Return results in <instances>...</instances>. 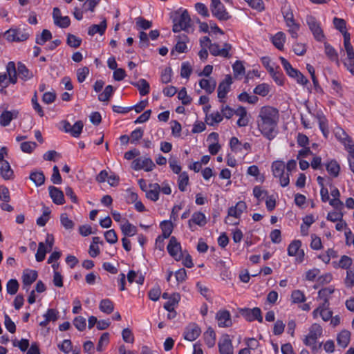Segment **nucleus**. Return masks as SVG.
Segmentation results:
<instances>
[{"instance_id": "1", "label": "nucleus", "mask_w": 354, "mask_h": 354, "mask_svg": "<svg viewBox=\"0 0 354 354\" xmlns=\"http://www.w3.org/2000/svg\"><path fill=\"white\" fill-rule=\"evenodd\" d=\"M280 120L279 110L272 106H262L257 115V129L267 140H274L279 133L278 125Z\"/></svg>"}, {"instance_id": "2", "label": "nucleus", "mask_w": 354, "mask_h": 354, "mask_svg": "<svg viewBox=\"0 0 354 354\" xmlns=\"http://www.w3.org/2000/svg\"><path fill=\"white\" fill-rule=\"evenodd\" d=\"M173 31L179 32L182 30L189 32L191 28V18L187 10H179L174 13L173 18Z\"/></svg>"}, {"instance_id": "3", "label": "nucleus", "mask_w": 354, "mask_h": 354, "mask_svg": "<svg viewBox=\"0 0 354 354\" xmlns=\"http://www.w3.org/2000/svg\"><path fill=\"white\" fill-rule=\"evenodd\" d=\"M286 165L282 160H275L272 163L271 169L274 178H278L281 186L285 187L290 183L288 172H285Z\"/></svg>"}, {"instance_id": "4", "label": "nucleus", "mask_w": 354, "mask_h": 354, "mask_svg": "<svg viewBox=\"0 0 354 354\" xmlns=\"http://www.w3.org/2000/svg\"><path fill=\"white\" fill-rule=\"evenodd\" d=\"M282 14L288 32L292 38L297 39L298 37V31L299 30L300 25L295 20L293 12L289 7H285L282 10Z\"/></svg>"}, {"instance_id": "5", "label": "nucleus", "mask_w": 354, "mask_h": 354, "mask_svg": "<svg viewBox=\"0 0 354 354\" xmlns=\"http://www.w3.org/2000/svg\"><path fill=\"white\" fill-rule=\"evenodd\" d=\"M279 59L287 75L290 77L295 79L297 84L305 86L308 83V79L299 71L294 68L286 59L280 57Z\"/></svg>"}, {"instance_id": "6", "label": "nucleus", "mask_w": 354, "mask_h": 354, "mask_svg": "<svg viewBox=\"0 0 354 354\" xmlns=\"http://www.w3.org/2000/svg\"><path fill=\"white\" fill-rule=\"evenodd\" d=\"M31 34L30 28H11L5 32V37L9 41H24L27 40Z\"/></svg>"}, {"instance_id": "7", "label": "nucleus", "mask_w": 354, "mask_h": 354, "mask_svg": "<svg viewBox=\"0 0 354 354\" xmlns=\"http://www.w3.org/2000/svg\"><path fill=\"white\" fill-rule=\"evenodd\" d=\"M306 21L315 39H316L317 41H324L325 35L322 28L320 21L312 15H307Z\"/></svg>"}, {"instance_id": "8", "label": "nucleus", "mask_w": 354, "mask_h": 354, "mask_svg": "<svg viewBox=\"0 0 354 354\" xmlns=\"http://www.w3.org/2000/svg\"><path fill=\"white\" fill-rule=\"evenodd\" d=\"M55 239L52 234H48L46 235L45 242H39L38 244V249L35 254L36 261L41 262L45 259L46 254L49 252L54 245Z\"/></svg>"}, {"instance_id": "9", "label": "nucleus", "mask_w": 354, "mask_h": 354, "mask_svg": "<svg viewBox=\"0 0 354 354\" xmlns=\"http://www.w3.org/2000/svg\"><path fill=\"white\" fill-rule=\"evenodd\" d=\"M301 241L296 239L291 241L288 246V255L295 257V263H301L304 261L305 252L301 249Z\"/></svg>"}, {"instance_id": "10", "label": "nucleus", "mask_w": 354, "mask_h": 354, "mask_svg": "<svg viewBox=\"0 0 354 354\" xmlns=\"http://www.w3.org/2000/svg\"><path fill=\"white\" fill-rule=\"evenodd\" d=\"M322 328L317 323L313 324L308 329V334L304 337L303 342L308 346H314L317 340L322 335Z\"/></svg>"}, {"instance_id": "11", "label": "nucleus", "mask_w": 354, "mask_h": 354, "mask_svg": "<svg viewBox=\"0 0 354 354\" xmlns=\"http://www.w3.org/2000/svg\"><path fill=\"white\" fill-rule=\"evenodd\" d=\"M207 223V218L206 215L201 211H196L192 214L191 218L189 219L188 227L191 231L194 232L196 230V226L203 227Z\"/></svg>"}, {"instance_id": "12", "label": "nucleus", "mask_w": 354, "mask_h": 354, "mask_svg": "<svg viewBox=\"0 0 354 354\" xmlns=\"http://www.w3.org/2000/svg\"><path fill=\"white\" fill-rule=\"evenodd\" d=\"M156 165L153 160L148 157H140L132 162L131 167L136 171L143 169L145 171H151Z\"/></svg>"}, {"instance_id": "13", "label": "nucleus", "mask_w": 354, "mask_h": 354, "mask_svg": "<svg viewBox=\"0 0 354 354\" xmlns=\"http://www.w3.org/2000/svg\"><path fill=\"white\" fill-rule=\"evenodd\" d=\"M232 45L228 43H225L222 48L217 43H213L210 48V53L213 56H218L223 58H230Z\"/></svg>"}, {"instance_id": "14", "label": "nucleus", "mask_w": 354, "mask_h": 354, "mask_svg": "<svg viewBox=\"0 0 354 354\" xmlns=\"http://www.w3.org/2000/svg\"><path fill=\"white\" fill-rule=\"evenodd\" d=\"M169 254L177 261H180L183 257L180 243L174 236L170 238L167 245Z\"/></svg>"}, {"instance_id": "15", "label": "nucleus", "mask_w": 354, "mask_h": 354, "mask_svg": "<svg viewBox=\"0 0 354 354\" xmlns=\"http://www.w3.org/2000/svg\"><path fill=\"white\" fill-rule=\"evenodd\" d=\"M241 315L248 322L257 320L259 322H263L261 310L259 308H243L241 310Z\"/></svg>"}, {"instance_id": "16", "label": "nucleus", "mask_w": 354, "mask_h": 354, "mask_svg": "<svg viewBox=\"0 0 354 354\" xmlns=\"http://www.w3.org/2000/svg\"><path fill=\"white\" fill-rule=\"evenodd\" d=\"M232 83V80L230 75H226L224 80H223L218 86V98L220 102H225L227 94L230 90V86Z\"/></svg>"}, {"instance_id": "17", "label": "nucleus", "mask_w": 354, "mask_h": 354, "mask_svg": "<svg viewBox=\"0 0 354 354\" xmlns=\"http://www.w3.org/2000/svg\"><path fill=\"white\" fill-rule=\"evenodd\" d=\"M333 315V312L329 308V305L319 304V306L313 310V317L314 319L321 317L323 321H329Z\"/></svg>"}, {"instance_id": "18", "label": "nucleus", "mask_w": 354, "mask_h": 354, "mask_svg": "<svg viewBox=\"0 0 354 354\" xmlns=\"http://www.w3.org/2000/svg\"><path fill=\"white\" fill-rule=\"evenodd\" d=\"M216 319L219 327H230L232 324L231 315L230 312L226 310L218 311L216 315Z\"/></svg>"}, {"instance_id": "19", "label": "nucleus", "mask_w": 354, "mask_h": 354, "mask_svg": "<svg viewBox=\"0 0 354 354\" xmlns=\"http://www.w3.org/2000/svg\"><path fill=\"white\" fill-rule=\"evenodd\" d=\"M37 272L33 270H25L23 272V288L26 291L29 290L30 285L36 281Z\"/></svg>"}, {"instance_id": "20", "label": "nucleus", "mask_w": 354, "mask_h": 354, "mask_svg": "<svg viewBox=\"0 0 354 354\" xmlns=\"http://www.w3.org/2000/svg\"><path fill=\"white\" fill-rule=\"evenodd\" d=\"M246 209L247 205L245 203L244 201H239L234 206H232L228 209L227 214L235 219H239Z\"/></svg>"}, {"instance_id": "21", "label": "nucleus", "mask_w": 354, "mask_h": 354, "mask_svg": "<svg viewBox=\"0 0 354 354\" xmlns=\"http://www.w3.org/2000/svg\"><path fill=\"white\" fill-rule=\"evenodd\" d=\"M201 332L200 328L196 324H189L185 329L184 337L185 339L192 342L198 337Z\"/></svg>"}, {"instance_id": "22", "label": "nucleus", "mask_w": 354, "mask_h": 354, "mask_svg": "<svg viewBox=\"0 0 354 354\" xmlns=\"http://www.w3.org/2000/svg\"><path fill=\"white\" fill-rule=\"evenodd\" d=\"M218 348L221 354H233L234 348L232 341L227 335L223 337L219 340Z\"/></svg>"}, {"instance_id": "23", "label": "nucleus", "mask_w": 354, "mask_h": 354, "mask_svg": "<svg viewBox=\"0 0 354 354\" xmlns=\"http://www.w3.org/2000/svg\"><path fill=\"white\" fill-rule=\"evenodd\" d=\"M334 291L335 288L333 286L326 287L319 290L318 292L319 304L330 305L329 300Z\"/></svg>"}, {"instance_id": "24", "label": "nucleus", "mask_w": 354, "mask_h": 354, "mask_svg": "<svg viewBox=\"0 0 354 354\" xmlns=\"http://www.w3.org/2000/svg\"><path fill=\"white\" fill-rule=\"evenodd\" d=\"M48 190L50 196L54 203L63 205L65 203L64 193L61 189L54 186H50Z\"/></svg>"}, {"instance_id": "25", "label": "nucleus", "mask_w": 354, "mask_h": 354, "mask_svg": "<svg viewBox=\"0 0 354 354\" xmlns=\"http://www.w3.org/2000/svg\"><path fill=\"white\" fill-rule=\"evenodd\" d=\"M18 111H3L0 115V125L1 127L8 126L13 119L17 118Z\"/></svg>"}, {"instance_id": "26", "label": "nucleus", "mask_w": 354, "mask_h": 354, "mask_svg": "<svg viewBox=\"0 0 354 354\" xmlns=\"http://www.w3.org/2000/svg\"><path fill=\"white\" fill-rule=\"evenodd\" d=\"M198 84L201 89L204 90L207 94L212 93L216 86V82L214 79L209 77L208 79H201Z\"/></svg>"}, {"instance_id": "27", "label": "nucleus", "mask_w": 354, "mask_h": 354, "mask_svg": "<svg viewBox=\"0 0 354 354\" xmlns=\"http://www.w3.org/2000/svg\"><path fill=\"white\" fill-rule=\"evenodd\" d=\"M149 189L146 191V197L156 202L159 199V194L160 192V185L158 183H151L149 185Z\"/></svg>"}, {"instance_id": "28", "label": "nucleus", "mask_w": 354, "mask_h": 354, "mask_svg": "<svg viewBox=\"0 0 354 354\" xmlns=\"http://www.w3.org/2000/svg\"><path fill=\"white\" fill-rule=\"evenodd\" d=\"M120 227L122 233L125 236H133L138 232L137 227L130 223L127 219H124L123 222L120 224Z\"/></svg>"}, {"instance_id": "29", "label": "nucleus", "mask_w": 354, "mask_h": 354, "mask_svg": "<svg viewBox=\"0 0 354 354\" xmlns=\"http://www.w3.org/2000/svg\"><path fill=\"white\" fill-rule=\"evenodd\" d=\"M0 175L4 180H12L14 172L8 161L0 162Z\"/></svg>"}, {"instance_id": "30", "label": "nucleus", "mask_w": 354, "mask_h": 354, "mask_svg": "<svg viewBox=\"0 0 354 354\" xmlns=\"http://www.w3.org/2000/svg\"><path fill=\"white\" fill-rule=\"evenodd\" d=\"M211 11L212 15L220 21H226L230 17L223 4L220 5L219 7L212 8Z\"/></svg>"}, {"instance_id": "31", "label": "nucleus", "mask_w": 354, "mask_h": 354, "mask_svg": "<svg viewBox=\"0 0 354 354\" xmlns=\"http://www.w3.org/2000/svg\"><path fill=\"white\" fill-rule=\"evenodd\" d=\"M335 138L344 146V147L351 143L353 140L352 138L345 132V131L337 127L335 130Z\"/></svg>"}, {"instance_id": "32", "label": "nucleus", "mask_w": 354, "mask_h": 354, "mask_svg": "<svg viewBox=\"0 0 354 354\" xmlns=\"http://www.w3.org/2000/svg\"><path fill=\"white\" fill-rule=\"evenodd\" d=\"M286 40V37L285 33L283 32H278L272 37V42L273 45L279 50H283Z\"/></svg>"}, {"instance_id": "33", "label": "nucleus", "mask_w": 354, "mask_h": 354, "mask_svg": "<svg viewBox=\"0 0 354 354\" xmlns=\"http://www.w3.org/2000/svg\"><path fill=\"white\" fill-rule=\"evenodd\" d=\"M180 300V295L178 293H173L169 297L168 301L164 304V308L167 311H172L175 310Z\"/></svg>"}, {"instance_id": "34", "label": "nucleus", "mask_w": 354, "mask_h": 354, "mask_svg": "<svg viewBox=\"0 0 354 354\" xmlns=\"http://www.w3.org/2000/svg\"><path fill=\"white\" fill-rule=\"evenodd\" d=\"M223 120V115L221 112L216 111L211 113L206 114L205 122L209 126H214Z\"/></svg>"}, {"instance_id": "35", "label": "nucleus", "mask_w": 354, "mask_h": 354, "mask_svg": "<svg viewBox=\"0 0 354 354\" xmlns=\"http://www.w3.org/2000/svg\"><path fill=\"white\" fill-rule=\"evenodd\" d=\"M351 340V333L347 330H343L338 333L337 337V344L342 347L346 348Z\"/></svg>"}, {"instance_id": "36", "label": "nucleus", "mask_w": 354, "mask_h": 354, "mask_svg": "<svg viewBox=\"0 0 354 354\" xmlns=\"http://www.w3.org/2000/svg\"><path fill=\"white\" fill-rule=\"evenodd\" d=\"M326 169L327 172L332 176V177H337L339 176V171H340V166L339 163L335 160H331L326 163Z\"/></svg>"}, {"instance_id": "37", "label": "nucleus", "mask_w": 354, "mask_h": 354, "mask_svg": "<svg viewBox=\"0 0 354 354\" xmlns=\"http://www.w3.org/2000/svg\"><path fill=\"white\" fill-rule=\"evenodd\" d=\"M318 120V124L320 131H322L323 136L327 138L329 136L330 131L328 125V120L326 117L322 114H317V115Z\"/></svg>"}, {"instance_id": "38", "label": "nucleus", "mask_w": 354, "mask_h": 354, "mask_svg": "<svg viewBox=\"0 0 354 354\" xmlns=\"http://www.w3.org/2000/svg\"><path fill=\"white\" fill-rule=\"evenodd\" d=\"M99 309L102 313L109 315L114 310V304L109 299H104L99 304Z\"/></svg>"}, {"instance_id": "39", "label": "nucleus", "mask_w": 354, "mask_h": 354, "mask_svg": "<svg viewBox=\"0 0 354 354\" xmlns=\"http://www.w3.org/2000/svg\"><path fill=\"white\" fill-rule=\"evenodd\" d=\"M106 28V22L105 20H103L100 24H94L89 27L88 33L91 36H93L94 35L98 33L100 35H103Z\"/></svg>"}, {"instance_id": "40", "label": "nucleus", "mask_w": 354, "mask_h": 354, "mask_svg": "<svg viewBox=\"0 0 354 354\" xmlns=\"http://www.w3.org/2000/svg\"><path fill=\"white\" fill-rule=\"evenodd\" d=\"M324 52L326 56L331 60L335 61L337 65L339 64L338 54L336 50L329 44H324Z\"/></svg>"}, {"instance_id": "41", "label": "nucleus", "mask_w": 354, "mask_h": 354, "mask_svg": "<svg viewBox=\"0 0 354 354\" xmlns=\"http://www.w3.org/2000/svg\"><path fill=\"white\" fill-rule=\"evenodd\" d=\"M6 74L8 76L9 82L12 84L17 82V70L15 64L13 62H10L6 66Z\"/></svg>"}, {"instance_id": "42", "label": "nucleus", "mask_w": 354, "mask_h": 354, "mask_svg": "<svg viewBox=\"0 0 354 354\" xmlns=\"http://www.w3.org/2000/svg\"><path fill=\"white\" fill-rule=\"evenodd\" d=\"M160 228L162 232V236L165 239L169 237L173 231V223L171 221L165 220L160 223Z\"/></svg>"}, {"instance_id": "43", "label": "nucleus", "mask_w": 354, "mask_h": 354, "mask_svg": "<svg viewBox=\"0 0 354 354\" xmlns=\"http://www.w3.org/2000/svg\"><path fill=\"white\" fill-rule=\"evenodd\" d=\"M30 179L38 187L44 183L45 176L41 171H32L30 174Z\"/></svg>"}, {"instance_id": "44", "label": "nucleus", "mask_w": 354, "mask_h": 354, "mask_svg": "<svg viewBox=\"0 0 354 354\" xmlns=\"http://www.w3.org/2000/svg\"><path fill=\"white\" fill-rule=\"evenodd\" d=\"M189 39L187 35H183L180 36L175 46V50L179 53H185L187 49V43Z\"/></svg>"}, {"instance_id": "45", "label": "nucleus", "mask_w": 354, "mask_h": 354, "mask_svg": "<svg viewBox=\"0 0 354 354\" xmlns=\"http://www.w3.org/2000/svg\"><path fill=\"white\" fill-rule=\"evenodd\" d=\"M135 86L139 90V93L142 96L146 95L149 93V84L145 79H140L135 84Z\"/></svg>"}, {"instance_id": "46", "label": "nucleus", "mask_w": 354, "mask_h": 354, "mask_svg": "<svg viewBox=\"0 0 354 354\" xmlns=\"http://www.w3.org/2000/svg\"><path fill=\"white\" fill-rule=\"evenodd\" d=\"M344 47L346 54V57L354 56V49L351 43L350 34H344Z\"/></svg>"}, {"instance_id": "47", "label": "nucleus", "mask_w": 354, "mask_h": 354, "mask_svg": "<svg viewBox=\"0 0 354 354\" xmlns=\"http://www.w3.org/2000/svg\"><path fill=\"white\" fill-rule=\"evenodd\" d=\"M17 72L19 76L24 80H29L33 76L32 73L21 63L18 64Z\"/></svg>"}, {"instance_id": "48", "label": "nucleus", "mask_w": 354, "mask_h": 354, "mask_svg": "<svg viewBox=\"0 0 354 354\" xmlns=\"http://www.w3.org/2000/svg\"><path fill=\"white\" fill-rule=\"evenodd\" d=\"M253 195L259 203L262 202L268 196L267 191L260 186L254 187Z\"/></svg>"}, {"instance_id": "49", "label": "nucleus", "mask_w": 354, "mask_h": 354, "mask_svg": "<svg viewBox=\"0 0 354 354\" xmlns=\"http://www.w3.org/2000/svg\"><path fill=\"white\" fill-rule=\"evenodd\" d=\"M189 183V176L187 172L184 171L180 174L178 179V189L181 192H185Z\"/></svg>"}, {"instance_id": "50", "label": "nucleus", "mask_w": 354, "mask_h": 354, "mask_svg": "<svg viewBox=\"0 0 354 354\" xmlns=\"http://www.w3.org/2000/svg\"><path fill=\"white\" fill-rule=\"evenodd\" d=\"M51 38V32L48 30L44 29L40 35H37L36 43L39 45H44L47 41L50 40Z\"/></svg>"}, {"instance_id": "51", "label": "nucleus", "mask_w": 354, "mask_h": 354, "mask_svg": "<svg viewBox=\"0 0 354 354\" xmlns=\"http://www.w3.org/2000/svg\"><path fill=\"white\" fill-rule=\"evenodd\" d=\"M333 24L335 28L343 35V37H344V34H349L346 30V21L344 19L335 17Z\"/></svg>"}, {"instance_id": "52", "label": "nucleus", "mask_w": 354, "mask_h": 354, "mask_svg": "<svg viewBox=\"0 0 354 354\" xmlns=\"http://www.w3.org/2000/svg\"><path fill=\"white\" fill-rule=\"evenodd\" d=\"M113 93V87L108 85L105 87L103 92L99 94L98 100L101 102H107Z\"/></svg>"}, {"instance_id": "53", "label": "nucleus", "mask_w": 354, "mask_h": 354, "mask_svg": "<svg viewBox=\"0 0 354 354\" xmlns=\"http://www.w3.org/2000/svg\"><path fill=\"white\" fill-rule=\"evenodd\" d=\"M229 145L232 152L235 153L242 152V142L236 137H232L230 140Z\"/></svg>"}, {"instance_id": "54", "label": "nucleus", "mask_w": 354, "mask_h": 354, "mask_svg": "<svg viewBox=\"0 0 354 354\" xmlns=\"http://www.w3.org/2000/svg\"><path fill=\"white\" fill-rule=\"evenodd\" d=\"M291 301L295 304L303 303L306 301V296L302 291L295 290L291 294Z\"/></svg>"}, {"instance_id": "55", "label": "nucleus", "mask_w": 354, "mask_h": 354, "mask_svg": "<svg viewBox=\"0 0 354 354\" xmlns=\"http://www.w3.org/2000/svg\"><path fill=\"white\" fill-rule=\"evenodd\" d=\"M192 73V67L189 62H184L181 64L180 76L183 78L188 79Z\"/></svg>"}, {"instance_id": "56", "label": "nucleus", "mask_w": 354, "mask_h": 354, "mask_svg": "<svg viewBox=\"0 0 354 354\" xmlns=\"http://www.w3.org/2000/svg\"><path fill=\"white\" fill-rule=\"evenodd\" d=\"M270 92V86L268 84L262 83L254 88V93L263 97L266 96Z\"/></svg>"}, {"instance_id": "57", "label": "nucleus", "mask_w": 354, "mask_h": 354, "mask_svg": "<svg viewBox=\"0 0 354 354\" xmlns=\"http://www.w3.org/2000/svg\"><path fill=\"white\" fill-rule=\"evenodd\" d=\"M239 100L243 102H248L249 104H256L258 101V97L255 95H252L246 92L241 93L238 96Z\"/></svg>"}, {"instance_id": "58", "label": "nucleus", "mask_w": 354, "mask_h": 354, "mask_svg": "<svg viewBox=\"0 0 354 354\" xmlns=\"http://www.w3.org/2000/svg\"><path fill=\"white\" fill-rule=\"evenodd\" d=\"M234 75L239 77L245 73V67L241 61H236L232 65Z\"/></svg>"}, {"instance_id": "59", "label": "nucleus", "mask_w": 354, "mask_h": 354, "mask_svg": "<svg viewBox=\"0 0 354 354\" xmlns=\"http://www.w3.org/2000/svg\"><path fill=\"white\" fill-rule=\"evenodd\" d=\"M60 223L66 230H71L75 225L74 222L65 213L61 214Z\"/></svg>"}, {"instance_id": "60", "label": "nucleus", "mask_w": 354, "mask_h": 354, "mask_svg": "<svg viewBox=\"0 0 354 354\" xmlns=\"http://www.w3.org/2000/svg\"><path fill=\"white\" fill-rule=\"evenodd\" d=\"M275 83L279 86H283L285 82V77L281 72L277 71L276 68L273 72L269 73Z\"/></svg>"}, {"instance_id": "61", "label": "nucleus", "mask_w": 354, "mask_h": 354, "mask_svg": "<svg viewBox=\"0 0 354 354\" xmlns=\"http://www.w3.org/2000/svg\"><path fill=\"white\" fill-rule=\"evenodd\" d=\"M172 70L170 67H167L162 71L160 75V81L163 84H167L171 81Z\"/></svg>"}, {"instance_id": "62", "label": "nucleus", "mask_w": 354, "mask_h": 354, "mask_svg": "<svg viewBox=\"0 0 354 354\" xmlns=\"http://www.w3.org/2000/svg\"><path fill=\"white\" fill-rule=\"evenodd\" d=\"M342 63L346 69L354 76V55L344 58Z\"/></svg>"}, {"instance_id": "63", "label": "nucleus", "mask_w": 354, "mask_h": 354, "mask_svg": "<svg viewBox=\"0 0 354 354\" xmlns=\"http://www.w3.org/2000/svg\"><path fill=\"white\" fill-rule=\"evenodd\" d=\"M178 98L181 101L184 105H187L191 103L192 98L187 95L186 88H182L178 93Z\"/></svg>"}, {"instance_id": "64", "label": "nucleus", "mask_w": 354, "mask_h": 354, "mask_svg": "<svg viewBox=\"0 0 354 354\" xmlns=\"http://www.w3.org/2000/svg\"><path fill=\"white\" fill-rule=\"evenodd\" d=\"M311 242L310 246L314 250H319L322 248V243L320 237L315 234H311Z\"/></svg>"}]
</instances>
